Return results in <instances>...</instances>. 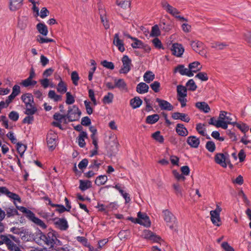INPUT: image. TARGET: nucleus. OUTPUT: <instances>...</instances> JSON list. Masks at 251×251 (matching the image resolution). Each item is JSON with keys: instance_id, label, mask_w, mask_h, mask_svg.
I'll return each instance as SVG.
<instances>
[{"instance_id": "31", "label": "nucleus", "mask_w": 251, "mask_h": 251, "mask_svg": "<svg viewBox=\"0 0 251 251\" xmlns=\"http://www.w3.org/2000/svg\"><path fill=\"white\" fill-rule=\"evenodd\" d=\"M208 124L217 127L224 128L226 127V124L224 122L222 121H220L219 118L218 120H216L214 117H212L209 120Z\"/></svg>"}, {"instance_id": "55", "label": "nucleus", "mask_w": 251, "mask_h": 251, "mask_svg": "<svg viewBox=\"0 0 251 251\" xmlns=\"http://www.w3.org/2000/svg\"><path fill=\"white\" fill-rule=\"evenodd\" d=\"M186 86L189 90L193 91L196 90L197 88L195 81L192 79H191L188 81V82L186 83Z\"/></svg>"}, {"instance_id": "63", "label": "nucleus", "mask_w": 251, "mask_h": 251, "mask_svg": "<svg viewBox=\"0 0 251 251\" xmlns=\"http://www.w3.org/2000/svg\"><path fill=\"white\" fill-rule=\"evenodd\" d=\"M84 103L85 106L87 113L89 115L92 114L93 112V110L91 106V102L89 101L85 100L84 101Z\"/></svg>"}, {"instance_id": "35", "label": "nucleus", "mask_w": 251, "mask_h": 251, "mask_svg": "<svg viewBox=\"0 0 251 251\" xmlns=\"http://www.w3.org/2000/svg\"><path fill=\"white\" fill-rule=\"evenodd\" d=\"M27 23L28 17L26 16H22L19 19L18 26L21 29H25L27 26Z\"/></svg>"}, {"instance_id": "16", "label": "nucleus", "mask_w": 251, "mask_h": 251, "mask_svg": "<svg viewBox=\"0 0 251 251\" xmlns=\"http://www.w3.org/2000/svg\"><path fill=\"white\" fill-rule=\"evenodd\" d=\"M156 101L158 102L159 107L162 110L171 111L173 109V106L165 100L157 98Z\"/></svg>"}, {"instance_id": "27", "label": "nucleus", "mask_w": 251, "mask_h": 251, "mask_svg": "<svg viewBox=\"0 0 251 251\" xmlns=\"http://www.w3.org/2000/svg\"><path fill=\"white\" fill-rule=\"evenodd\" d=\"M195 105L197 108L205 113H208L210 110L209 106L205 102H197Z\"/></svg>"}, {"instance_id": "22", "label": "nucleus", "mask_w": 251, "mask_h": 251, "mask_svg": "<svg viewBox=\"0 0 251 251\" xmlns=\"http://www.w3.org/2000/svg\"><path fill=\"white\" fill-rule=\"evenodd\" d=\"M114 83L115 84L116 88H118L121 91H124L127 92L128 90L127 84L123 79H114Z\"/></svg>"}, {"instance_id": "1", "label": "nucleus", "mask_w": 251, "mask_h": 251, "mask_svg": "<svg viewBox=\"0 0 251 251\" xmlns=\"http://www.w3.org/2000/svg\"><path fill=\"white\" fill-rule=\"evenodd\" d=\"M38 235L39 236L38 244L46 245L50 249L53 248L56 241L59 242V241L57 239L54 233L52 232H49L47 234H45L40 231Z\"/></svg>"}, {"instance_id": "32", "label": "nucleus", "mask_w": 251, "mask_h": 251, "mask_svg": "<svg viewBox=\"0 0 251 251\" xmlns=\"http://www.w3.org/2000/svg\"><path fill=\"white\" fill-rule=\"evenodd\" d=\"M92 187V182L89 180H79V188L82 191H85Z\"/></svg>"}, {"instance_id": "61", "label": "nucleus", "mask_w": 251, "mask_h": 251, "mask_svg": "<svg viewBox=\"0 0 251 251\" xmlns=\"http://www.w3.org/2000/svg\"><path fill=\"white\" fill-rule=\"evenodd\" d=\"M101 64L105 68L113 70L114 69V65L112 62H109L106 60L101 61Z\"/></svg>"}, {"instance_id": "38", "label": "nucleus", "mask_w": 251, "mask_h": 251, "mask_svg": "<svg viewBox=\"0 0 251 251\" xmlns=\"http://www.w3.org/2000/svg\"><path fill=\"white\" fill-rule=\"evenodd\" d=\"M60 80L57 86V91L61 94L66 93L67 90V85L62 80L61 77H59Z\"/></svg>"}, {"instance_id": "9", "label": "nucleus", "mask_w": 251, "mask_h": 251, "mask_svg": "<svg viewBox=\"0 0 251 251\" xmlns=\"http://www.w3.org/2000/svg\"><path fill=\"white\" fill-rule=\"evenodd\" d=\"M164 220L167 223L170 228L173 229L176 222V218L173 213L166 209L163 211Z\"/></svg>"}, {"instance_id": "59", "label": "nucleus", "mask_w": 251, "mask_h": 251, "mask_svg": "<svg viewBox=\"0 0 251 251\" xmlns=\"http://www.w3.org/2000/svg\"><path fill=\"white\" fill-rule=\"evenodd\" d=\"M37 41L40 44L47 43L50 42H54V40L52 39L45 38L41 37V36H38L37 37Z\"/></svg>"}, {"instance_id": "6", "label": "nucleus", "mask_w": 251, "mask_h": 251, "mask_svg": "<svg viewBox=\"0 0 251 251\" xmlns=\"http://www.w3.org/2000/svg\"><path fill=\"white\" fill-rule=\"evenodd\" d=\"M122 66L119 70L120 74H126L131 70L132 67L131 60L127 55H125L122 59Z\"/></svg>"}, {"instance_id": "24", "label": "nucleus", "mask_w": 251, "mask_h": 251, "mask_svg": "<svg viewBox=\"0 0 251 251\" xmlns=\"http://www.w3.org/2000/svg\"><path fill=\"white\" fill-rule=\"evenodd\" d=\"M176 132L181 136L185 137L188 134V131L182 124H177L176 127Z\"/></svg>"}, {"instance_id": "5", "label": "nucleus", "mask_w": 251, "mask_h": 251, "mask_svg": "<svg viewBox=\"0 0 251 251\" xmlns=\"http://www.w3.org/2000/svg\"><path fill=\"white\" fill-rule=\"evenodd\" d=\"M2 195L6 196L10 199L13 200V202L15 204H16V201L19 202H21V198L18 194L9 191V190L4 186L0 187V196Z\"/></svg>"}, {"instance_id": "34", "label": "nucleus", "mask_w": 251, "mask_h": 251, "mask_svg": "<svg viewBox=\"0 0 251 251\" xmlns=\"http://www.w3.org/2000/svg\"><path fill=\"white\" fill-rule=\"evenodd\" d=\"M142 100L138 97H136L130 100V104L133 109L139 107L142 103Z\"/></svg>"}, {"instance_id": "40", "label": "nucleus", "mask_w": 251, "mask_h": 251, "mask_svg": "<svg viewBox=\"0 0 251 251\" xmlns=\"http://www.w3.org/2000/svg\"><path fill=\"white\" fill-rule=\"evenodd\" d=\"M132 40L134 42L131 44V46L133 49H142L145 47V44L137 38L134 37Z\"/></svg>"}, {"instance_id": "37", "label": "nucleus", "mask_w": 251, "mask_h": 251, "mask_svg": "<svg viewBox=\"0 0 251 251\" xmlns=\"http://www.w3.org/2000/svg\"><path fill=\"white\" fill-rule=\"evenodd\" d=\"M155 78V75L151 71H147L143 75V78L144 80L148 83H149Z\"/></svg>"}, {"instance_id": "52", "label": "nucleus", "mask_w": 251, "mask_h": 251, "mask_svg": "<svg viewBox=\"0 0 251 251\" xmlns=\"http://www.w3.org/2000/svg\"><path fill=\"white\" fill-rule=\"evenodd\" d=\"M66 103L68 105L73 104L75 101V97L69 92H66Z\"/></svg>"}, {"instance_id": "29", "label": "nucleus", "mask_w": 251, "mask_h": 251, "mask_svg": "<svg viewBox=\"0 0 251 251\" xmlns=\"http://www.w3.org/2000/svg\"><path fill=\"white\" fill-rule=\"evenodd\" d=\"M149 86L144 82H140L137 84L136 91L139 94H145L148 92Z\"/></svg>"}, {"instance_id": "53", "label": "nucleus", "mask_w": 251, "mask_h": 251, "mask_svg": "<svg viewBox=\"0 0 251 251\" xmlns=\"http://www.w3.org/2000/svg\"><path fill=\"white\" fill-rule=\"evenodd\" d=\"M205 148L210 152H214L216 149L215 143L211 141H209L206 142Z\"/></svg>"}, {"instance_id": "25", "label": "nucleus", "mask_w": 251, "mask_h": 251, "mask_svg": "<svg viewBox=\"0 0 251 251\" xmlns=\"http://www.w3.org/2000/svg\"><path fill=\"white\" fill-rule=\"evenodd\" d=\"M88 138L87 133L86 131H81L77 138V142L80 148L85 147V139Z\"/></svg>"}, {"instance_id": "45", "label": "nucleus", "mask_w": 251, "mask_h": 251, "mask_svg": "<svg viewBox=\"0 0 251 251\" xmlns=\"http://www.w3.org/2000/svg\"><path fill=\"white\" fill-rule=\"evenodd\" d=\"M49 98L52 99L55 101L61 100L62 97L60 95H57L54 90H50L48 93Z\"/></svg>"}, {"instance_id": "3", "label": "nucleus", "mask_w": 251, "mask_h": 251, "mask_svg": "<svg viewBox=\"0 0 251 251\" xmlns=\"http://www.w3.org/2000/svg\"><path fill=\"white\" fill-rule=\"evenodd\" d=\"M58 135L52 130L49 131L46 137V141L49 149L53 150L57 145Z\"/></svg>"}, {"instance_id": "64", "label": "nucleus", "mask_w": 251, "mask_h": 251, "mask_svg": "<svg viewBox=\"0 0 251 251\" xmlns=\"http://www.w3.org/2000/svg\"><path fill=\"white\" fill-rule=\"evenodd\" d=\"M222 248L225 251H234V249L226 242H224L221 244Z\"/></svg>"}, {"instance_id": "10", "label": "nucleus", "mask_w": 251, "mask_h": 251, "mask_svg": "<svg viewBox=\"0 0 251 251\" xmlns=\"http://www.w3.org/2000/svg\"><path fill=\"white\" fill-rule=\"evenodd\" d=\"M231 114L225 111H221L219 114V119L220 121L224 122L226 126V127L222 128L226 129L227 128L228 124L234 125L235 122H232V118L230 117Z\"/></svg>"}, {"instance_id": "7", "label": "nucleus", "mask_w": 251, "mask_h": 251, "mask_svg": "<svg viewBox=\"0 0 251 251\" xmlns=\"http://www.w3.org/2000/svg\"><path fill=\"white\" fill-rule=\"evenodd\" d=\"M222 208L220 206L217 205L214 210H211L210 212L211 221L213 225L219 226L221 225V219L220 217Z\"/></svg>"}, {"instance_id": "21", "label": "nucleus", "mask_w": 251, "mask_h": 251, "mask_svg": "<svg viewBox=\"0 0 251 251\" xmlns=\"http://www.w3.org/2000/svg\"><path fill=\"white\" fill-rule=\"evenodd\" d=\"M24 0H9V9L11 11H16L20 9L23 4Z\"/></svg>"}, {"instance_id": "42", "label": "nucleus", "mask_w": 251, "mask_h": 251, "mask_svg": "<svg viewBox=\"0 0 251 251\" xmlns=\"http://www.w3.org/2000/svg\"><path fill=\"white\" fill-rule=\"evenodd\" d=\"M36 84L37 81L36 80H34L28 78L23 80L21 83V85L25 87H28L30 86H34Z\"/></svg>"}, {"instance_id": "56", "label": "nucleus", "mask_w": 251, "mask_h": 251, "mask_svg": "<svg viewBox=\"0 0 251 251\" xmlns=\"http://www.w3.org/2000/svg\"><path fill=\"white\" fill-rule=\"evenodd\" d=\"M152 43L154 47L157 49H164L160 40L158 38H155L152 40Z\"/></svg>"}, {"instance_id": "33", "label": "nucleus", "mask_w": 251, "mask_h": 251, "mask_svg": "<svg viewBox=\"0 0 251 251\" xmlns=\"http://www.w3.org/2000/svg\"><path fill=\"white\" fill-rule=\"evenodd\" d=\"M38 31L43 36H47L48 34V29L44 23H40L36 25Z\"/></svg>"}, {"instance_id": "60", "label": "nucleus", "mask_w": 251, "mask_h": 251, "mask_svg": "<svg viewBox=\"0 0 251 251\" xmlns=\"http://www.w3.org/2000/svg\"><path fill=\"white\" fill-rule=\"evenodd\" d=\"M151 88L155 93L160 91V83L157 81H155L150 85Z\"/></svg>"}, {"instance_id": "49", "label": "nucleus", "mask_w": 251, "mask_h": 251, "mask_svg": "<svg viewBox=\"0 0 251 251\" xmlns=\"http://www.w3.org/2000/svg\"><path fill=\"white\" fill-rule=\"evenodd\" d=\"M151 137L156 141L160 143H163L164 142V137L162 135L160 134V132L159 131H157L153 133Z\"/></svg>"}, {"instance_id": "43", "label": "nucleus", "mask_w": 251, "mask_h": 251, "mask_svg": "<svg viewBox=\"0 0 251 251\" xmlns=\"http://www.w3.org/2000/svg\"><path fill=\"white\" fill-rule=\"evenodd\" d=\"M159 119V116L158 114H153L150 115L146 118V123L149 124H153L157 122Z\"/></svg>"}, {"instance_id": "15", "label": "nucleus", "mask_w": 251, "mask_h": 251, "mask_svg": "<svg viewBox=\"0 0 251 251\" xmlns=\"http://www.w3.org/2000/svg\"><path fill=\"white\" fill-rule=\"evenodd\" d=\"M57 228L61 230H66L68 227V222L65 218H59L54 222Z\"/></svg>"}, {"instance_id": "58", "label": "nucleus", "mask_w": 251, "mask_h": 251, "mask_svg": "<svg viewBox=\"0 0 251 251\" xmlns=\"http://www.w3.org/2000/svg\"><path fill=\"white\" fill-rule=\"evenodd\" d=\"M234 126H236L239 129H240L243 132L245 133L248 131L249 127L245 124L244 123H237L235 122Z\"/></svg>"}, {"instance_id": "19", "label": "nucleus", "mask_w": 251, "mask_h": 251, "mask_svg": "<svg viewBox=\"0 0 251 251\" xmlns=\"http://www.w3.org/2000/svg\"><path fill=\"white\" fill-rule=\"evenodd\" d=\"M0 239L3 240L4 243L5 244L8 249L11 251H14L18 246L7 236L5 235H1Z\"/></svg>"}, {"instance_id": "50", "label": "nucleus", "mask_w": 251, "mask_h": 251, "mask_svg": "<svg viewBox=\"0 0 251 251\" xmlns=\"http://www.w3.org/2000/svg\"><path fill=\"white\" fill-rule=\"evenodd\" d=\"M161 34V32L157 25H153L151 28V30L150 33L151 37H157Z\"/></svg>"}, {"instance_id": "13", "label": "nucleus", "mask_w": 251, "mask_h": 251, "mask_svg": "<svg viewBox=\"0 0 251 251\" xmlns=\"http://www.w3.org/2000/svg\"><path fill=\"white\" fill-rule=\"evenodd\" d=\"M113 44L118 48L119 50L121 52H123L125 50L124 41L120 39L119 33L115 34Z\"/></svg>"}, {"instance_id": "23", "label": "nucleus", "mask_w": 251, "mask_h": 251, "mask_svg": "<svg viewBox=\"0 0 251 251\" xmlns=\"http://www.w3.org/2000/svg\"><path fill=\"white\" fill-rule=\"evenodd\" d=\"M187 143L191 147L197 148L200 145V140L195 136H190L187 138Z\"/></svg>"}, {"instance_id": "30", "label": "nucleus", "mask_w": 251, "mask_h": 251, "mask_svg": "<svg viewBox=\"0 0 251 251\" xmlns=\"http://www.w3.org/2000/svg\"><path fill=\"white\" fill-rule=\"evenodd\" d=\"M189 70L191 73H196L198 71L201 70V66L200 63L198 61H195L189 64Z\"/></svg>"}, {"instance_id": "28", "label": "nucleus", "mask_w": 251, "mask_h": 251, "mask_svg": "<svg viewBox=\"0 0 251 251\" xmlns=\"http://www.w3.org/2000/svg\"><path fill=\"white\" fill-rule=\"evenodd\" d=\"M21 100L25 103V105L32 104L34 102L33 96L30 93L23 94L21 96Z\"/></svg>"}, {"instance_id": "44", "label": "nucleus", "mask_w": 251, "mask_h": 251, "mask_svg": "<svg viewBox=\"0 0 251 251\" xmlns=\"http://www.w3.org/2000/svg\"><path fill=\"white\" fill-rule=\"evenodd\" d=\"M107 181V177L105 175H100L98 176L95 180V183L98 186H100L104 184Z\"/></svg>"}, {"instance_id": "47", "label": "nucleus", "mask_w": 251, "mask_h": 251, "mask_svg": "<svg viewBox=\"0 0 251 251\" xmlns=\"http://www.w3.org/2000/svg\"><path fill=\"white\" fill-rule=\"evenodd\" d=\"M227 46V45L225 43H221L218 42L212 43L211 44V47L212 48L220 50H223Z\"/></svg>"}, {"instance_id": "26", "label": "nucleus", "mask_w": 251, "mask_h": 251, "mask_svg": "<svg viewBox=\"0 0 251 251\" xmlns=\"http://www.w3.org/2000/svg\"><path fill=\"white\" fill-rule=\"evenodd\" d=\"M25 108L24 113L26 115H34L37 111V108L35 103L25 105Z\"/></svg>"}, {"instance_id": "62", "label": "nucleus", "mask_w": 251, "mask_h": 251, "mask_svg": "<svg viewBox=\"0 0 251 251\" xmlns=\"http://www.w3.org/2000/svg\"><path fill=\"white\" fill-rule=\"evenodd\" d=\"M9 118L13 121H18L19 118V113L15 111H11L8 115Z\"/></svg>"}, {"instance_id": "18", "label": "nucleus", "mask_w": 251, "mask_h": 251, "mask_svg": "<svg viewBox=\"0 0 251 251\" xmlns=\"http://www.w3.org/2000/svg\"><path fill=\"white\" fill-rule=\"evenodd\" d=\"M226 158L224 154L222 153H218L215 156V162L221 165L223 168H226L227 164L226 162Z\"/></svg>"}, {"instance_id": "17", "label": "nucleus", "mask_w": 251, "mask_h": 251, "mask_svg": "<svg viewBox=\"0 0 251 251\" xmlns=\"http://www.w3.org/2000/svg\"><path fill=\"white\" fill-rule=\"evenodd\" d=\"M172 118L174 120H180L186 123H188L190 120L188 114L178 112L173 113L172 115Z\"/></svg>"}, {"instance_id": "36", "label": "nucleus", "mask_w": 251, "mask_h": 251, "mask_svg": "<svg viewBox=\"0 0 251 251\" xmlns=\"http://www.w3.org/2000/svg\"><path fill=\"white\" fill-rule=\"evenodd\" d=\"M5 210L6 213L5 214L8 218L19 215L18 210L13 206L7 207L5 209Z\"/></svg>"}, {"instance_id": "57", "label": "nucleus", "mask_w": 251, "mask_h": 251, "mask_svg": "<svg viewBox=\"0 0 251 251\" xmlns=\"http://www.w3.org/2000/svg\"><path fill=\"white\" fill-rule=\"evenodd\" d=\"M176 194L178 196H182V189L178 183H174L173 185Z\"/></svg>"}, {"instance_id": "12", "label": "nucleus", "mask_w": 251, "mask_h": 251, "mask_svg": "<svg viewBox=\"0 0 251 251\" xmlns=\"http://www.w3.org/2000/svg\"><path fill=\"white\" fill-rule=\"evenodd\" d=\"M171 51L174 55L179 57L182 55L184 51V49L181 44L174 43L172 45Z\"/></svg>"}, {"instance_id": "20", "label": "nucleus", "mask_w": 251, "mask_h": 251, "mask_svg": "<svg viewBox=\"0 0 251 251\" xmlns=\"http://www.w3.org/2000/svg\"><path fill=\"white\" fill-rule=\"evenodd\" d=\"M29 220L42 229H45L47 227V225L44 222V221L36 217L34 213L33 214Z\"/></svg>"}, {"instance_id": "51", "label": "nucleus", "mask_w": 251, "mask_h": 251, "mask_svg": "<svg viewBox=\"0 0 251 251\" xmlns=\"http://www.w3.org/2000/svg\"><path fill=\"white\" fill-rule=\"evenodd\" d=\"M16 145L17 150L20 154L21 157H22L26 149V146L25 145L19 142H18Z\"/></svg>"}, {"instance_id": "14", "label": "nucleus", "mask_w": 251, "mask_h": 251, "mask_svg": "<svg viewBox=\"0 0 251 251\" xmlns=\"http://www.w3.org/2000/svg\"><path fill=\"white\" fill-rule=\"evenodd\" d=\"M174 72H178L182 75H187L189 77H191L194 75V74L191 73L189 68H185L184 65H179L176 66L175 68Z\"/></svg>"}, {"instance_id": "46", "label": "nucleus", "mask_w": 251, "mask_h": 251, "mask_svg": "<svg viewBox=\"0 0 251 251\" xmlns=\"http://www.w3.org/2000/svg\"><path fill=\"white\" fill-rule=\"evenodd\" d=\"M205 125L201 123H199L196 125V129L199 134L202 136H205L206 135V129L205 128Z\"/></svg>"}, {"instance_id": "4", "label": "nucleus", "mask_w": 251, "mask_h": 251, "mask_svg": "<svg viewBox=\"0 0 251 251\" xmlns=\"http://www.w3.org/2000/svg\"><path fill=\"white\" fill-rule=\"evenodd\" d=\"M81 114V112L75 105L70 107L66 114V117L70 122H73L78 120Z\"/></svg>"}, {"instance_id": "2", "label": "nucleus", "mask_w": 251, "mask_h": 251, "mask_svg": "<svg viewBox=\"0 0 251 251\" xmlns=\"http://www.w3.org/2000/svg\"><path fill=\"white\" fill-rule=\"evenodd\" d=\"M187 96V89L183 85H179L177 86V99L181 104L182 108L186 105L187 101L186 97Z\"/></svg>"}, {"instance_id": "48", "label": "nucleus", "mask_w": 251, "mask_h": 251, "mask_svg": "<svg viewBox=\"0 0 251 251\" xmlns=\"http://www.w3.org/2000/svg\"><path fill=\"white\" fill-rule=\"evenodd\" d=\"M114 95L110 92L105 95L102 99V102L105 104H109L113 101Z\"/></svg>"}, {"instance_id": "8", "label": "nucleus", "mask_w": 251, "mask_h": 251, "mask_svg": "<svg viewBox=\"0 0 251 251\" xmlns=\"http://www.w3.org/2000/svg\"><path fill=\"white\" fill-rule=\"evenodd\" d=\"M162 5L163 8L166 10L168 13L171 14L173 16L182 21L186 20L184 17L178 15L179 11L176 8L170 5L167 2L163 1L162 2Z\"/></svg>"}, {"instance_id": "11", "label": "nucleus", "mask_w": 251, "mask_h": 251, "mask_svg": "<svg viewBox=\"0 0 251 251\" xmlns=\"http://www.w3.org/2000/svg\"><path fill=\"white\" fill-rule=\"evenodd\" d=\"M137 217H138L139 219V224L147 227L151 226V221L150 220L149 217L147 215L146 213L138 212L137 213Z\"/></svg>"}, {"instance_id": "54", "label": "nucleus", "mask_w": 251, "mask_h": 251, "mask_svg": "<svg viewBox=\"0 0 251 251\" xmlns=\"http://www.w3.org/2000/svg\"><path fill=\"white\" fill-rule=\"evenodd\" d=\"M71 76L73 84L75 86H77L78 85V81L79 79V76L78 73L76 71H73L71 74Z\"/></svg>"}, {"instance_id": "41", "label": "nucleus", "mask_w": 251, "mask_h": 251, "mask_svg": "<svg viewBox=\"0 0 251 251\" xmlns=\"http://www.w3.org/2000/svg\"><path fill=\"white\" fill-rule=\"evenodd\" d=\"M16 209L17 210H20L22 213L26 214V217L28 219L31 217V216L34 213L31 210L27 209L26 207L22 206H16Z\"/></svg>"}, {"instance_id": "39", "label": "nucleus", "mask_w": 251, "mask_h": 251, "mask_svg": "<svg viewBox=\"0 0 251 251\" xmlns=\"http://www.w3.org/2000/svg\"><path fill=\"white\" fill-rule=\"evenodd\" d=\"M191 46L193 50L196 52H199L203 48V43L199 41H192L191 43Z\"/></svg>"}]
</instances>
